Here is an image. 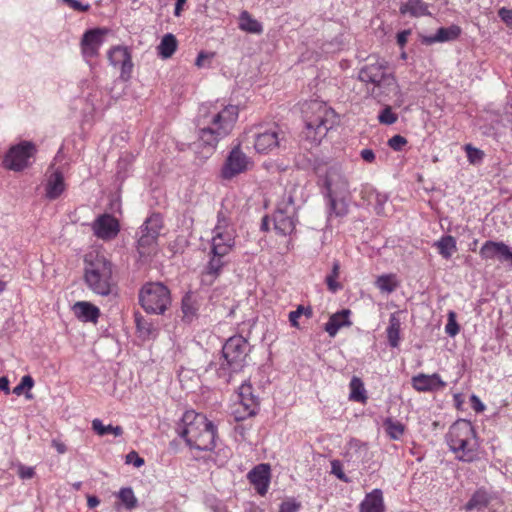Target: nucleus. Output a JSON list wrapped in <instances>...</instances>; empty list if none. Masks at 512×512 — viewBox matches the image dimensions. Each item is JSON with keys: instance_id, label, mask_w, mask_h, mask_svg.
<instances>
[{"instance_id": "f257e3e1", "label": "nucleus", "mask_w": 512, "mask_h": 512, "mask_svg": "<svg viewBox=\"0 0 512 512\" xmlns=\"http://www.w3.org/2000/svg\"><path fill=\"white\" fill-rule=\"evenodd\" d=\"M239 110L235 105L219 109L217 104L202 105L195 119L198 141L204 147L214 150L218 143L233 130Z\"/></svg>"}, {"instance_id": "f03ea898", "label": "nucleus", "mask_w": 512, "mask_h": 512, "mask_svg": "<svg viewBox=\"0 0 512 512\" xmlns=\"http://www.w3.org/2000/svg\"><path fill=\"white\" fill-rule=\"evenodd\" d=\"M249 351L248 340L241 335H234L226 340L221 355L208 364L206 372L214 373L218 379L228 384L232 376L245 367Z\"/></svg>"}, {"instance_id": "7ed1b4c3", "label": "nucleus", "mask_w": 512, "mask_h": 512, "mask_svg": "<svg viewBox=\"0 0 512 512\" xmlns=\"http://www.w3.org/2000/svg\"><path fill=\"white\" fill-rule=\"evenodd\" d=\"M179 435L185 439L190 448L211 451L215 447L217 428L206 415L194 410L186 411L182 418Z\"/></svg>"}, {"instance_id": "20e7f679", "label": "nucleus", "mask_w": 512, "mask_h": 512, "mask_svg": "<svg viewBox=\"0 0 512 512\" xmlns=\"http://www.w3.org/2000/svg\"><path fill=\"white\" fill-rule=\"evenodd\" d=\"M305 127L303 135L313 145H319L327 132L336 124V114L325 103L314 100L303 109Z\"/></svg>"}, {"instance_id": "39448f33", "label": "nucleus", "mask_w": 512, "mask_h": 512, "mask_svg": "<svg viewBox=\"0 0 512 512\" xmlns=\"http://www.w3.org/2000/svg\"><path fill=\"white\" fill-rule=\"evenodd\" d=\"M446 441L459 461L470 463L478 459L479 443L470 421L458 420L452 424L446 435Z\"/></svg>"}, {"instance_id": "423d86ee", "label": "nucleus", "mask_w": 512, "mask_h": 512, "mask_svg": "<svg viewBox=\"0 0 512 512\" xmlns=\"http://www.w3.org/2000/svg\"><path fill=\"white\" fill-rule=\"evenodd\" d=\"M113 268L112 262L102 254L86 255L84 280L88 288L101 296L111 294L114 287Z\"/></svg>"}, {"instance_id": "0eeeda50", "label": "nucleus", "mask_w": 512, "mask_h": 512, "mask_svg": "<svg viewBox=\"0 0 512 512\" xmlns=\"http://www.w3.org/2000/svg\"><path fill=\"white\" fill-rule=\"evenodd\" d=\"M358 79L372 85L370 94L375 99H380L390 87L396 85V79L388 72L385 60H377L363 66L358 73Z\"/></svg>"}, {"instance_id": "6e6552de", "label": "nucleus", "mask_w": 512, "mask_h": 512, "mask_svg": "<svg viewBox=\"0 0 512 512\" xmlns=\"http://www.w3.org/2000/svg\"><path fill=\"white\" fill-rule=\"evenodd\" d=\"M139 303L149 314H164L171 304V294L161 282H147L139 290Z\"/></svg>"}, {"instance_id": "1a4fd4ad", "label": "nucleus", "mask_w": 512, "mask_h": 512, "mask_svg": "<svg viewBox=\"0 0 512 512\" xmlns=\"http://www.w3.org/2000/svg\"><path fill=\"white\" fill-rule=\"evenodd\" d=\"M163 227V220L160 214L150 215L138 231L137 251L141 258L148 257L155 253L157 240Z\"/></svg>"}, {"instance_id": "9d476101", "label": "nucleus", "mask_w": 512, "mask_h": 512, "mask_svg": "<svg viewBox=\"0 0 512 512\" xmlns=\"http://www.w3.org/2000/svg\"><path fill=\"white\" fill-rule=\"evenodd\" d=\"M254 148L257 153L268 154L281 147L286 141L285 132L279 125H257L253 127Z\"/></svg>"}, {"instance_id": "9b49d317", "label": "nucleus", "mask_w": 512, "mask_h": 512, "mask_svg": "<svg viewBox=\"0 0 512 512\" xmlns=\"http://www.w3.org/2000/svg\"><path fill=\"white\" fill-rule=\"evenodd\" d=\"M273 222L277 234L288 236L293 233L297 223V211L292 196H288L277 205Z\"/></svg>"}, {"instance_id": "f8f14e48", "label": "nucleus", "mask_w": 512, "mask_h": 512, "mask_svg": "<svg viewBox=\"0 0 512 512\" xmlns=\"http://www.w3.org/2000/svg\"><path fill=\"white\" fill-rule=\"evenodd\" d=\"M37 149L31 141H22L10 147L3 159L5 168L19 172L30 165V159L34 157Z\"/></svg>"}, {"instance_id": "ddd939ff", "label": "nucleus", "mask_w": 512, "mask_h": 512, "mask_svg": "<svg viewBox=\"0 0 512 512\" xmlns=\"http://www.w3.org/2000/svg\"><path fill=\"white\" fill-rule=\"evenodd\" d=\"M239 403L233 411L236 421H243L249 417L255 416L259 410V399L253 394V388L250 383H243L238 389Z\"/></svg>"}, {"instance_id": "4468645a", "label": "nucleus", "mask_w": 512, "mask_h": 512, "mask_svg": "<svg viewBox=\"0 0 512 512\" xmlns=\"http://www.w3.org/2000/svg\"><path fill=\"white\" fill-rule=\"evenodd\" d=\"M239 403L233 411L236 421H243L249 417L255 416L259 410V399L253 394V388L250 383H243L238 389Z\"/></svg>"}, {"instance_id": "2eb2a0df", "label": "nucleus", "mask_w": 512, "mask_h": 512, "mask_svg": "<svg viewBox=\"0 0 512 512\" xmlns=\"http://www.w3.org/2000/svg\"><path fill=\"white\" fill-rule=\"evenodd\" d=\"M250 165H252L250 158L240 149V146H236L229 152L221 168V177L225 180H231L246 172Z\"/></svg>"}, {"instance_id": "dca6fc26", "label": "nucleus", "mask_w": 512, "mask_h": 512, "mask_svg": "<svg viewBox=\"0 0 512 512\" xmlns=\"http://www.w3.org/2000/svg\"><path fill=\"white\" fill-rule=\"evenodd\" d=\"M323 182L326 189V197L349 195V183L340 168L336 166L328 168Z\"/></svg>"}, {"instance_id": "f3484780", "label": "nucleus", "mask_w": 512, "mask_h": 512, "mask_svg": "<svg viewBox=\"0 0 512 512\" xmlns=\"http://www.w3.org/2000/svg\"><path fill=\"white\" fill-rule=\"evenodd\" d=\"M108 60L112 66L120 67V78L122 80L128 81L131 78L133 63L131 53L127 47H112L108 51Z\"/></svg>"}, {"instance_id": "a211bd4d", "label": "nucleus", "mask_w": 512, "mask_h": 512, "mask_svg": "<svg viewBox=\"0 0 512 512\" xmlns=\"http://www.w3.org/2000/svg\"><path fill=\"white\" fill-rule=\"evenodd\" d=\"M106 33V29L94 28L87 30L83 34L80 46L85 59L96 57L99 54V49L104 42V35Z\"/></svg>"}, {"instance_id": "6ab92c4d", "label": "nucleus", "mask_w": 512, "mask_h": 512, "mask_svg": "<svg viewBox=\"0 0 512 512\" xmlns=\"http://www.w3.org/2000/svg\"><path fill=\"white\" fill-rule=\"evenodd\" d=\"M92 230L97 238L102 240H111L118 235L120 225L114 216L110 214H102L92 223Z\"/></svg>"}, {"instance_id": "aec40b11", "label": "nucleus", "mask_w": 512, "mask_h": 512, "mask_svg": "<svg viewBox=\"0 0 512 512\" xmlns=\"http://www.w3.org/2000/svg\"><path fill=\"white\" fill-rule=\"evenodd\" d=\"M479 254L483 260L498 259L512 266V250L504 242L488 240L480 248Z\"/></svg>"}, {"instance_id": "412c9836", "label": "nucleus", "mask_w": 512, "mask_h": 512, "mask_svg": "<svg viewBox=\"0 0 512 512\" xmlns=\"http://www.w3.org/2000/svg\"><path fill=\"white\" fill-rule=\"evenodd\" d=\"M211 242V253L227 256L235 245L233 231H222L221 226H215Z\"/></svg>"}, {"instance_id": "4be33fe9", "label": "nucleus", "mask_w": 512, "mask_h": 512, "mask_svg": "<svg viewBox=\"0 0 512 512\" xmlns=\"http://www.w3.org/2000/svg\"><path fill=\"white\" fill-rule=\"evenodd\" d=\"M227 263L226 256L215 255L210 252V259L201 273V284L205 286L213 285Z\"/></svg>"}, {"instance_id": "5701e85b", "label": "nucleus", "mask_w": 512, "mask_h": 512, "mask_svg": "<svg viewBox=\"0 0 512 512\" xmlns=\"http://www.w3.org/2000/svg\"><path fill=\"white\" fill-rule=\"evenodd\" d=\"M411 383L412 387L418 392H437L446 387V382L442 380L438 373L431 375L420 373L412 377Z\"/></svg>"}, {"instance_id": "b1692460", "label": "nucleus", "mask_w": 512, "mask_h": 512, "mask_svg": "<svg viewBox=\"0 0 512 512\" xmlns=\"http://www.w3.org/2000/svg\"><path fill=\"white\" fill-rule=\"evenodd\" d=\"M247 478L254 486L257 493L264 496L270 484V466L269 464H258L248 472Z\"/></svg>"}, {"instance_id": "393cba45", "label": "nucleus", "mask_w": 512, "mask_h": 512, "mask_svg": "<svg viewBox=\"0 0 512 512\" xmlns=\"http://www.w3.org/2000/svg\"><path fill=\"white\" fill-rule=\"evenodd\" d=\"M462 33L460 26L452 24L449 27H440L434 35L423 37L422 42L431 45L456 40Z\"/></svg>"}, {"instance_id": "a878e982", "label": "nucleus", "mask_w": 512, "mask_h": 512, "mask_svg": "<svg viewBox=\"0 0 512 512\" xmlns=\"http://www.w3.org/2000/svg\"><path fill=\"white\" fill-rule=\"evenodd\" d=\"M359 512H385L382 490L376 488L367 493L359 505Z\"/></svg>"}, {"instance_id": "bb28decb", "label": "nucleus", "mask_w": 512, "mask_h": 512, "mask_svg": "<svg viewBox=\"0 0 512 512\" xmlns=\"http://www.w3.org/2000/svg\"><path fill=\"white\" fill-rule=\"evenodd\" d=\"M66 185L63 173L59 170L53 171L47 178L45 184V195L50 200H55L65 191Z\"/></svg>"}, {"instance_id": "cd10ccee", "label": "nucleus", "mask_w": 512, "mask_h": 512, "mask_svg": "<svg viewBox=\"0 0 512 512\" xmlns=\"http://www.w3.org/2000/svg\"><path fill=\"white\" fill-rule=\"evenodd\" d=\"M351 311L349 309H343L332 314L324 326V330L329 334L330 337H334L342 327H349L352 322L349 320Z\"/></svg>"}, {"instance_id": "c85d7f7f", "label": "nucleus", "mask_w": 512, "mask_h": 512, "mask_svg": "<svg viewBox=\"0 0 512 512\" xmlns=\"http://www.w3.org/2000/svg\"><path fill=\"white\" fill-rule=\"evenodd\" d=\"M73 311L75 316L84 322H97L100 315V310L95 305L80 301L74 304Z\"/></svg>"}, {"instance_id": "c756f323", "label": "nucleus", "mask_w": 512, "mask_h": 512, "mask_svg": "<svg viewBox=\"0 0 512 512\" xmlns=\"http://www.w3.org/2000/svg\"><path fill=\"white\" fill-rule=\"evenodd\" d=\"M399 11L403 15L409 14L412 17L430 15L428 5L423 0H406L401 4Z\"/></svg>"}, {"instance_id": "7c9ffc66", "label": "nucleus", "mask_w": 512, "mask_h": 512, "mask_svg": "<svg viewBox=\"0 0 512 512\" xmlns=\"http://www.w3.org/2000/svg\"><path fill=\"white\" fill-rule=\"evenodd\" d=\"M433 246L437 248L438 253L446 260L450 259L457 251L456 239L451 235L442 236L434 242Z\"/></svg>"}, {"instance_id": "2f4dec72", "label": "nucleus", "mask_w": 512, "mask_h": 512, "mask_svg": "<svg viewBox=\"0 0 512 512\" xmlns=\"http://www.w3.org/2000/svg\"><path fill=\"white\" fill-rule=\"evenodd\" d=\"M239 28L242 31L261 34L263 32L262 24L254 19L248 11H242L239 16Z\"/></svg>"}, {"instance_id": "473e14b6", "label": "nucleus", "mask_w": 512, "mask_h": 512, "mask_svg": "<svg viewBox=\"0 0 512 512\" xmlns=\"http://www.w3.org/2000/svg\"><path fill=\"white\" fill-rule=\"evenodd\" d=\"M329 202V215L345 217L349 212V205L346 196L327 197Z\"/></svg>"}, {"instance_id": "72a5a7b5", "label": "nucleus", "mask_w": 512, "mask_h": 512, "mask_svg": "<svg viewBox=\"0 0 512 512\" xmlns=\"http://www.w3.org/2000/svg\"><path fill=\"white\" fill-rule=\"evenodd\" d=\"M177 44V39L173 34H165L157 47L158 55L164 59L170 58L176 51Z\"/></svg>"}, {"instance_id": "f704fd0d", "label": "nucleus", "mask_w": 512, "mask_h": 512, "mask_svg": "<svg viewBox=\"0 0 512 512\" xmlns=\"http://www.w3.org/2000/svg\"><path fill=\"white\" fill-rule=\"evenodd\" d=\"M181 310L185 322L190 323L196 318L198 305L190 293L185 294L182 298Z\"/></svg>"}, {"instance_id": "c9c22d12", "label": "nucleus", "mask_w": 512, "mask_h": 512, "mask_svg": "<svg viewBox=\"0 0 512 512\" xmlns=\"http://www.w3.org/2000/svg\"><path fill=\"white\" fill-rule=\"evenodd\" d=\"M400 330L401 322L399 318L392 314L389 319V325L387 327V338L388 343L392 348H397L400 343Z\"/></svg>"}, {"instance_id": "e433bc0d", "label": "nucleus", "mask_w": 512, "mask_h": 512, "mask_svg": "<svg viewBox=\"0 0 512 512\" xmlns=\"http://www.w3.org/2000/svg\"><path fill=\"white\" fill-rule=\"evenodd\" d=\"M349 387H350V395H349L350 400L360 402L363 404L366 403L368 397L366 394L364 383L360 378L354 376L350 381Z\"/></svg>"}, {"instance_id": "4c0bfd02", "label": "nucleus", "mask_w": 512, "mask_h": 512, "mask_svg": "<svg viewBox=\"0 0 512 512\" xmlns=\"http://www.w3.org/2000/svg\"><path fill=\"white\" fill-rule=\"evenodd\" d=\"M384 429L391 440H399L405 432V426L392 418H386L383 422Z\"/></svg>"}, {"instance_id": "58836bf2", "label": "nucleus", "mask_w": 512, "mask_h": 512, "mask_svg": "<svg viewBox=\"0 0 512 512\" xmlns=\"http://www.w3.org/2000/svg\"><path fill=\"white\" fill-rule=\"evenodd\" d=\"M489 504V497L483 490H477L465 504L466 511L481 509Z\"/></svg>"}, {"instance_id": "ea45409f", "label": "nucleus", "mask_w": 512, "mask_h": 512, "mask_svg": "<svg viewBox=\"0 0 512 512\" xmlns=\"http://www.w3.org/2000/svg\"><path fill=\"white\" fill-rule=\"evenodd\" d=\"M340 274V263L338 260H334L332 264L331 272L326 276L325 283L330 292L336 293L342 289V285L337 281Z\"/></svg>"}, {"instance_id": "a19ab883", "label": "nucleus", "mask_w": 512, "mask_h": 512, "mask_svg": "<svg viewBox=\"0 0 512 512\" xmlns=\"http://www.w3.org/2000/svg\"><path fill=\"white\" fill-rule=\"evenodd\" d=\"M121 504L128 510H132L137 507L138 500L131 487H123L117 494Z\"/></svg>"}, {"instance_id": "79ce46f5", "label": "nucleus", "mask_w": 512, "mask_h": 512, "mask_svg": "<svg viewBox=\"0 0 512 512\" xmlns=\"http://www.w3.org/2000/svg\"><path fill=\"white\" fill-rule=\"evenodd\" d=\"M92 429L99 435L104 436L107 434H113L116 437L123 434L121 426L104 425L100 419H94L92 421Z\"/></svg>"}, {"instance_id": "37998d69", "label": "nucleus", "mask_w": 512, "mask_h": 512, "mask_svg": "<svg viewBox=\"0 0 512 512\" xmlns=\"http://www.w3.org/2000/svg\"><path fill=\"white\" fill-rule=\"evenodd\" d=\"M135 322L140 337L149 339L155 336V328L151 322L136 314Z\"/></svg>"}, {"instance_id": "c03bdc74", "label": "nucleus", "mask_w": 512, "mask_h": 512, "mask_svg": "<svg viewBox=\"0 0 512 512\" xmlns=\"http://www.w3.org/2000/svg\"><path fill=\"white\" fill-rule=\"evenodd\" d=\"M305 315L307 318H311L313 316V310L310 306L299 305L296 310L290 311L288 315V319L290 325L294 328H299L298 319Z\"/></svg>"}, {"instance_id": "a18cd8bd", "label": "nucleus", "mask_w": 512, "mask_h": 512, "mask_svg": "<svg viewBox=\"0 0 512 512\" xmlns=\"http://www.w3.org/2000/svg\"><path fill=\"white\" fill-rule=\"evenodd\" d=\"M376 286L382 292L391 293L397 288V282L394 279V275H381L376 280Z\"/></svg>"}, {"instance_id": "49530a36", "label": "nucleus", "mask_w": 512, "mask_h": 512, "mask_svg": "<svg viewBox=\"0 0 512 512\" xmlns=\"http://www.w3.org/2000/svg\"><path fill=\"white\" fill-rule=\"evenodd\" d=\"M398 120L397 114L392 112V108L386 105L378 115V121L384 125H392Z\"/></svg>"}, {"instance_id": "de8ad7c7", "label": "nucleus", "mask_w": 512, "mask_h": 512, "mask_svg": "<svg viewBox=\"0 0 512 512\" xmlns=\"http://www.w3.org/2000/svg\"><path fill=\"white\" fill-rule=\"evenodd\" d=\"M467 155V159L471 164H478L484 158V152L476 147H473L471 144H467L464 147Z\"/></svg>"}, {"instance_id": "09e8293b", "label": "nucleus", "mask_w": 512, "mask_h": 512, "mask_svg": "<svg viewBox=\"0 0 512 512\" xmlns=\"http://www.w3.org/2000/svg\"><path fill=\"white\" fill-rule=\"evenodd\" d=\"M331 464V474L335 475L339 480L344 483H350L351 479L346 476L343 471V465L340 460L334 459L330 462Z\"/></svg>"}, {"instance_id": "8fccbe9b", "label": "nucleus", "mask_w": 512, "mask_h": 512, "mask_svg": "<svg viewBox=\"0 0 512 512\" xmlns=\"http://www.w3.org/2000/svg\"><path fill=\"white\" fill-rule=\"evenodd\" d=\"M34 386V380L30 375H25L22 377L20 383L14 387L13 393L17 396H20L24 390H30Z\"/></svg>"}, {"instance_id": "3c124183", "label": "nucleus", "mask_w": 512, "mask_h": 512, "mask_svg": "<svg viewBox=\"0 0 512 512\" xmlns=\"http://www.w3.org/2000/svg\"><path fill=\"white\" fill-rule=\"evenodd\" d=\"M459 330H460V327L455 320V313L451 311L448 314V322L445 326V332L449 336L454 337L455 335H457L459 333Z\"/></svg>"}, {"instance_id": "603ef678", "label": "nucleus", "mask_w": 512, "mask_h": 512, "mask_svg": "<svg viewBox=\"0 0 512 512\" xmlns=\"http://www.w3.org/2000/svg\"><path fill=\"white\" fill-rule=\"evenodd\" d=\"M407 139L402 135H394L388 140V146L394 151H401L407 144Z\"/></svg>"}, {"instance_id": "864d4df0", "label": "nucleus", "mask_w": 512, "mask_h": 512, "mask_svg": "<svg viewBox=\"0 0 512 512\" xmlns=\"http://www.w3.org/2000/svg\"><path fill=\"white\" fill-rule=\"evenodd\" d=\"M126 463L132 464L133 466L139 468L144 465V459L138 455L136 451H131L126 455Z\"/></svg>"}, {"instance_id": "5fc2aeb1", "label": "nucleus", "mask_w": 512, "mask_h": 512, "mask_svg": "<svg viewBox=\"0 0 512 512\" xmlns=\"http://www.w3.org/2000/svg\"><path fill=\"white\" fill-rule=\"evenodd\" d=\"M300 509V503L290 500L281 503L278 512H297Z\"/></svg>"}, {"instance_id": "6e6d98bb", "label": "nucleus", "mask_w": 512, "mask_h": 512, "mask_svg": "<svg viewBox=\"0 0 512 512\" xmlns=\"http://www.w3.org/2000/svg\"><path fill=\"white\" fill-rule=\"evenodd\" d=\"M499 18L512 29V9L502 7L498 10Z\"/></svg>"}, {"instance_id": "4d7b16f0", "label": "nucleus", "mask_w": 512, "mask_h": 512, "mask_svg": "<svg viewBox=\"0 0 512 512\" xmlns=\"http://www.w3.org/2000/svg\"><path fill=\"white\" fill-rule=\"evenodd\" d=\"M18 475L21 479H31L35 475V470L33 467L19 465L18 467Z\"/></svg>"}, {"instance_id": "13d9d810", "label": "nucleus", "mask_w": 512, "mask_h": 512, "mask_svg": "<svg viewBox=\"0 0 512 512\" xmlns=\"http://www.w3.org/2000/svg\"><path fill=\"white\" fill-rule=\"evenodd\" d=\"M216 226H221L222 231H233L229 227V219L227 218L225 212L223 210H220L217 214V224Z\"/></svg>"}, {"instance_id": "bf43d9fd", "label": "nucleus", "mask_w": 512, "mask_h": 512, "mask_svg": "<svg viewBox=\"0 0 512 512\" xmlns=\"http://www.w3.org/2000/svg\"><path fill=\"white\" fill-rule=\"evenodd\" d=\"M214 57V53H208V52H205V51H201L199 52L197 58H196V61H195V65L198 67V68H202L205 66V61L206 60H211L212 58Z\"/></svg>"}, {"instance_id": "052dcab7", "label": "nucleus", "mask_w": 512, "mask_h": 512, "mask_svg": "<svg viewBox=\"0 0 512 512\" xmlns=\"http://www.w3.org/2000/svg\"><path fill=\"white\" fill-rule=\"evenodd\" d=\"M348 447H349V449L355 450V451H361V450H364L365 452L367 451V445L365 443H363L362 441L355 439V438H352L348 442Z\"/></svg>"}, {"instance_id": "680f3d73", "label": "nucleus", "mask_w": 512, "mask_h": 512, "mask_svg": "<svg viewBox=\"0 0 512 512\" xmlns=\"http://www.w3.org/2000/svg\"><path fill=\"white\" fill-rule=\"evenodd\" d=\"M360 156L365 162L372 163L375 161V153L372 149H363L360 152Z\"/></svg>"}, {"instance_id": "e2e57ef3", "label": "nucleus", "mask_w": 512, "mask_h": 512, "mask_svg": "<svg viewBox=\"0 0 512 512\" xmlns=\"http://www.w3.org/2000/svg\"><path fill=\"white\" fill-rule=\"evenodd\" d=\"M411 31L410 30H403V31H400L399 33H397V43L399 44V46L403 47L406 45L407 43V40H408V36L410 35Z\"/></svg>"}, {"instance_id": "0e129e2a", "label": "nucleus", "mask_w": 512, "mask_h": 512, "mask_svg": "<svg viewBox=\"0 0 512 512\" xmlns=\"http://www.w3.org/2000/svg\"><path fill=\"white\" fill-rule=\"evenodd\" d=\"M52 446L56 449L59 454H64L67 451L66 445L57 439L52 440Z\"/></svg>"}, {"instance_id": "69168bd1", "label": "nucleus", "mask_w": 512, "mask_h": 512, "mask_svg": "<svg viewBox=\"0 0 512 512\" xmlns=\"http://www.w3.org/2000/svg\"><path fill=\"white\" fill-rule=\"evenodd\" d=\"M471 402L473 403V408L475 411L481 412L484 410L485 406L477 396L472 395Z\"/></svg>"}, {"instance_id": "338daca9", "label": "nucleus", "mask_w": 512, "mask_h": 512, "mask_svg": "<svg viewBox=\"0 0 512 512\" xmlns=\"http://www.w3.org/2000/svg\"><path fill=\"white\" fill-rule=\"evenodd\" d=\"M72 9L76 11H87L90 8L89 4H82L81 2L74 0L73 4L70 6Z\"/></svg>"}, {"instance_id": "774afa93", "label": "nucleus", "mask_w": 512, "mask_h": 512, "mask_svg": "<svg viewBox=\"0 0 512 512\" xmlns=\"http://www.w3.org/2000/svg\"><path fill=\"white\" fill-rule=\"evenodd\" d=\"M100 503V500L97 496H94V495H89L88 498H87V506L89 508H95L99 505Z\"/></svg>"}]
</instances>
